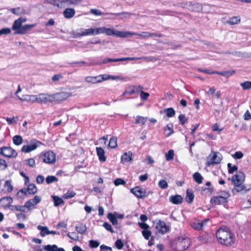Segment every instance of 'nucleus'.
I'll list each match as a JSON object with an SVG mask.
<instances>
[{"instance_id": "26", "label": "nucleus", "mask_w": 251, "mask_h": 251, "mask_svg": "<svg viewBox=\"0 0 251 251\" xmlns=\"http://www.w3.org/2000/svg\"><path fill=\"white\" fill-rule=\"evenodd\" d=\"M166 136L168 137L174 133L173 125L172 124H169L164 127L163 129Z\"/></svg>"}, {"instance_id": "33", "label": "nucleus", "mask_w": 251, "mask_h": 251, "mask_svg": "<svg viewBox=\"0 0 251 251\" xmlns=\"http://www.w3.org/2000/svg\"><path fill=\"white\" fill-rule=\"evenodd\" d=\"M26 207L24 205H11V210L13 211H20L21 212H25V209Z\"/></svg>"}, {"instance_id": "13", "label": "nucleus", "mask_w": 251, "mask_h": 251, "mask_svg": "<svg viewBox=\"0 0 251 251\" xmlns=\"http://www.w3.org/2000/svg\"><path fill=\"white\" fill-rule=\"evenodd\" d=\"M37 102L38 103H45L52 102L53 98L52 94L49 95L48 94L42 93L37 96Z\"/></svg>"}, {"instance_id": "34", "label": "nucleus", "mask_w": 251, "mask_h": 251, "mask_svg": "<svg viewBox=\"0 0 251 251\" xmlns=\"http://www.w3.org/2000/svg\"><path fill=\"white\" fill-rule=\"evenodd\" d=\"M37 228L40 230V234L42 236L44 237L46 235H48L49 229L47 226H38Z\"/></svg>"}, {"instance_id": "41", "label": "nucleus", "mask_w": 251, "mask_h": 251, "mask_svg": "<svg viewBox=\"0 0 251 251\" xmlns=\"http://www.w3.org/2000/svg\"><path fill=\"white\" fill-rule=\"evenodd\" d=\"M76 231L80 234H84L86 231V227L83 224H80L75 226Z\"/></svg>"}, {"instance_id": "29", "label": "nucleus", "mask_w": 251, "mask_h": 251, "mask_svg": "<svg viewBox=\"0 0 251 251\" xmlns=\"http://www.w3.org/2000/svg\"><path fill=\"white\" fill-rule=\"evenodd\" d=\"M81 2V0H63V7L66 5H77Z\"/></svg>"}, {"instance_id": "2", "label": "nucleus", "mask_w": 251, "mask_h": 251, "mask_svg": "<svg viewBox=\"0 0 251 251\" xmlns=\"http://www.w3.org/2000/svg\"><path fill=\"white\" fill-rule=\"evenodd\" d=\"M100 34H105L108 36H115L118 37H127L129 34H133L134 33L131 32L120 31L115 29L114 28H106L102 26L95 28V35Z\"/></svg>"}, {"instance_id": "53", "label": "nucleus", "mask_w": 251, "mask_h": 251, "mask_svg": "<svg viewBox=\"0 0 251 251\" xmlns=\"http://www.w3.org/2000/svg\"><path fill=\"white\" fill-rule=\"evenodd\" d=\"M142 233L144 237L146 239L148 240L151 235V232L148 229L146 230H143Z\"/></svg>"}, {"instance_id": "32", "label": "nucleus", "mask_w": 251, "mask_h": 251, "mask_svg": "<svg viewBox=\"0 0 251 251\" xmlns=\"http://www.w3.org/2000/svg\"><path fill=\"white\" fill-rule=\"evenodd\" d=\"M47 1L58 7L62 8L63 7V0H47Z\"/></svg>"}, {"instance_id": "58", "label": "nucleus", "mask_w": 251, "mask_h": 251, "mask_svg": "<svg viewBox=\"0 0 251 251\" xmlns=\"http://www.w3.org/2000/svg\"><path fill=\"white\" fill-rule=\"evenodd\" d=\"M7 168L6 161L3 159H0V170H5Z\"/></svg>"}, {"instance_id": "16", "label": "nucleus", "mask_w": 251, "mask_h": 251, "mask_svg": "<svg viewBox=\"0 0 251 251\" xmlns=\"http://www.w3.org/2000/svg\"><path fill=\"white\" fill-rule=\"evenodd\" d=\"M41 201V198L39 196H35L33 199H31L25 203V206L28 210L30 209L31 207H34Z\"/></svg>"}, {"instance_id": "14", "label": "nucleus", "mask_w": 251, "mask_h": 251, "mask_svg": "<svg viewBox=\"0 0 251 251\" xmlns=\"http://www.w3.org/2000/svg\"><path fill=\"white\" fill-rule=\"evenodd\" d=\"M169 226H167L166 224L162 221H159L157 223L156 226V232L158 233L164 234L169 230Z\"/></svg>"}, {"instance_id": "12", "label": "nucleus", "mask_w": 251, "mask_h": 251, "mask_svg": "<svg viewBox=\"0 0 251 251\" xmlns=\"http://www.w3.org/2000/svg\"><path fill=\"white\" fill-rule=\"evenodd\" d=\"M131 192L136 197L140 199L148 197L149 194L151 193L150 192H149V193L147 194L145 189L139 187H135L134 188L131 189Z\"/></svg>"}, {"instance_id": "36", "label": "nucleus", "mask_w": 251, "mask_h": 251, "mask_svg": "<svg viewBox=\"0 0 251 251\" xmlns=\"http://www.w3.org/2000/svg\"><path fill=\"white\" fill-rule=\"evenodd\" d=\"M193 176L195 181L198 183L201 184L202 182L203 177L199 173H195Z\"/></svg>"}, {"instance_id": "17", "label": "nucleus", "mask_w": 251, "mask_h": 251, "mask_svg": "<svg viewBox=\"0 0 251 251\" xmlns=\"http://www.w3.org/2000/svg\"><path fill=\"white\" fill-rule=\"evenodd\" d=\"M3 156L8 158H15L17 156V152L11 147H3Z\"/></svg>"}, {"instance_id": "39", "label": "nucleus", "mask_w": 251, "mask_h": 251, "mask_svg": "<svg viewBox=\"0 0 251 251\" xmlns=\"http://www.w3.org/2000/svg\"><path fill=\"white\" fill-rule=\"evenodd\" d=\"M90 12L96 15V16H101V15H108V14H111V15H119L120 14H113V13H106V14H104L103 13H102L100 10H98V9H91L90 10Z\"/></svg>"}, {"instance_id": "31", "label": "nucleus", "mask_w": 251, "mask_h": 251, "mask_svg": "<svg viewBox=\"0 0 251 251\" xmlns=\"http://www.w3.org/2000/svg\"><path fill=\"white\" fill-rule=\"evenodd\" d=\"M194 195L192 192L189 191V190H187L186 192L185 201L188 203H191L194 200Z\"/></svg>"}, {"instance_id": "18", "label": "nucleus", "mask_w": 251, "mask_h": 251, "mask_svg": "<svg viewBox=\"0 0 251 251\" xmlns=\"http://www.w3.org/2000/svg\"><path fill=\"white\" fill-rule=\"evenodd\" d=\"M36 26L35 24H26L22 25L20 30H18L17 32H15V34H25L28 31H29L32 28Z\"/></svg>"}, {"instance_id": "27", "label": "nucleus", "mask_w": 251, "mask_h": 251, "mask_svg": "<svg viewBox=\"0 0 251 251\" xmlns=\"http://www.w3.org/2000/svg\"><path fill=\"white\" fill-rule=\"evenodd\" d=\"M12 13L17 15H20L25 14V10L21 7H17L11 8L9 10Z\"/></svg>"}, {"instance_id": "11", "label": "nucleus", "mask_w": 251, "mask_h": 251, "mask_svg": "<svg viewBox=\"0 0 251 251\" xmlns=\"http://www.w3.org/2000/svg\"><path fill=\"white\" fill-rule=\"evenodd\" d=\"M222 158V155L219 152H213L209 155L207 164L208 165L218 164L221 162Z\"/></svg>"}, {"instance_id": "9", "label": "nucleus", "mask_w": 251, "mask_h": 251, "mask_svg": "<svg viewBox=\"0 0 251 251\" xmlns=\"http://www.w3.org/2000/svg\"><path fill=\"white\" fill-rule=\"evenodd\" d=\"M94 35L95 28H90L88 29L80 28L75 32V37Z\"/></svg>"}, {"instance_id": "63", "label": "nucleus", "mask_w": 251, "mask_h": 251, "mask_svg": "<svg viewBox=\"0 0 251 251\" xmlns=\"http://www.w3.org/2000/svg\"><path fill=\"white\" fill-rule=\"evenodd\" d=\"M126 181L122 178H116L114 181V183L116 186H118L119 185H124L126 184Z\"/></svg>"}, {"instance_id": "4", "label": "nucleus", "mask_w": 251, "mask_h": 251, "mask_svg": "<svg viewBox=\"0 0 251 251\" xmlns=\"http://www.w3.org/2000/svg\"><path fill=\"white\" fill-rule=\"evenodd\" d=\"M109 79H115V76L107 74L101 75L96 76H89L85 78V80L88 83L96 84Z\"/></svg>"}, {"instance_id": "64", "label": "nucleus", "mask_w": 251, "mask_h": 251, "mask_svg": "<svg viewBox=\"0 0 251 251\" xmlns=\"http://www.w3.org/2000/svg\"><path fill=\"white\" fill-rule=\"evenodd\" d=\"M150 96V94L148 93L145 92L143 91H141L140 97L142 100H147L148 97Z\"/></svg>"}, {"instance_id": "22", "label": "nucleus", "mask_w": 251, "mask_h": 251, "mask_svg": "<svg viewBox=\"0 0 251 251\" xmlns=\"http://www.w3.org/2000/svg\"><path fill=\"white\" fill-rule=\"evenodd\" d=\"M132 160V153L130 151L124 153L121 156V162L123 163Z\"/></svg>"}, {"instance_id": "47", "label": "nucleus", "mask_w": 251, "mask_h": 251, "mask_svg": "<svg viewBox=\"0 0 251 251\" xmlns=\"http://www.w3.org/2000/svg\"><path fill=\"white\" fill-rule=\"evenodd\" d=\"M174 157V151L171 150L166 154L165 157L167 161H170L173 159Z\"/></svg>"}, {"instance_id": "51", "label": "nucleus", "mask_w": 251, "mask_h": 251, "mask_svg": "<svg viewBox=\"0 0 251 251\" xmlns=\"http://www.w3.org/2000/svg\"><path fill=\"white\" fill-rule=\"evenodd\" d=\"M57 249V246L56 245H48L44 247V249L46 251H56L55 249Z\"/></svg>"}, {"instance_id": "42", "label": "nucleus", "mask_w": 251, "mask_h": 251, "mask_svg": "<svg viewBox=\"0 0 251 251\" xmlns=\"http://www.w3.org/2000/svg\"><path fill=\"white\" fill-rule=\"evenodd\" d=\"M13 143L17 146L22 144L23 142V138L20 135H15L13 137Z\"/></svg>"}, {"instance_id": "10", "label": "nucleus", "mask_w": 251, "mask_h": 251, "mask_svg": "<svg viewBox=\"0 0 251 251\" xmlns=\"http://www.w3.org/2000/svg\"><path fill=\"white\" fill-rule=\"evenodd\" d=\"M72 96L71 94L67 92H61L52 94L53 102L64 100Z\"/></svg>"}, {"instance_id": "8", "label": "nucleus", "mask_w": 251, "mask_h": 251, "mask_svg": "<svg viewBox=\"0 0 251 251\" xmlns=\"http://www.w3.org/2000/svg\"><path fill=\"white\" fill-rule=\"evenodd\" d=\"M209 220V219H205L202 221L198 219H194L191 222L190 226L195 230H202Z\"/></svg>"}, {"instance_id": "37", "label": "nucleus", "mask_w": 251, "mask_h": 251, "mask_svg": "<svg viewBox=\"0 0 251 251\" xmlns=\"http://www.w3.org/2000/svg\"><path fill=\"white\" fill-rule=\"evenodd\" d=\"M4 187L6 191L8 193L11 192L13 189V186L11 184V182L9 180L5 181L4 184Z\"/></svg>"}, {"instance_id": "6", "label": "nucleus", "mask_w": 251, "mask_h": 251, "mask_svg": "<svg viewBox=\"0 0 251 251\" xmlns=\"http://www.w3.org/2000/svg\"><path fill=\"white\" fill-rule=\"evenodd\" d=\"M39 157L43 162L48 164H54L56 161L55 154L51 151L42 152L39 154Z\"/></svg>"}, {"instance_id": "45", "label": "nucleus", "mask_w": 251, "mask_h": 251, "mask_svg": "<svg viewBox=\"0 0 251 251\" xmlns=\"http://www.w3.org/2000/svg\"><path fill=\"white\" fill-rule=\"evenodd\" d=\"M218 193L220 197L223 198H225L226 200H227V199L230 196V194L228 191H221Z\"/></svg>"}, {"instance_id": "20", "label": "nucleus", "mask_w": 251, "mask_h": 251, "mask_svg": "<svg viewBox=\"0 0 251 251\" xmlns=\"http://www.w3.org/2000/svg\"><path fill=\"white\" fill-rule=\"evenodd\" d=\"M133 33H135V32H133ZM138 35V36H140L142 38H149L150 37H161L163 36V35L162 34H157V33H150V32H142L141 33H135V34H129L128 35V36L129 35Z\"/></svg>"}, {"instance_id": "44", "label": "nucleus", "mask_w": 251, "mask_h": 251, "mask_svg": "<svg viewBox=\"0 0 251 251\" xmlns=\"http://www.w3.org/2000/svg\"><path fill=\"white\" fill-rule=\"evenodd\" d=\"M107 218L112 223L113 225H116L118 224V220L115 215L112 213H110L107 215Z\"/></svg>"}, {"instance_id": "15", "label": "nucleus", "mask_w": 251, "mask_h": 251, "mask_svg": "<svg viewBox=\"0 0 251 251\" xmlns=\"http://www.w3.org/2000/svg\"><path fill=\"white\" fill-rule=\"evenodd\" d=\"M27 21V19L25 17H20L18 19L16 20L13 24L12 29L15 32H17L18 30H20L22 24L25 22Z\"/></svg>"}, {"instance_id": "43", "label": "nucleus", "mask_w": 251, "mask_h": 251, "mask_svg": "<svg viewBox=\"0 0 251 251\" xmlns=\"http://www.w3.org/2000/svg\"><path fill=\"white\" fill-rule=\"evenodd\" d=\"M108 146L110 148L114 149L117 146V138L112 137L110 139Z\"/></svg>"}, {"instance_id": "21", "label": "nucleus", "mask_w": 251, "mask_h": 251, "mask_svg": "<svg viewBox=\"0 0 251 251\" xmlns=\"http://www.w3.org/2000/svg\"><path fill=\"white\" fill-rule=\"evenodd\" d=\"M227 202V200H226L225 198H223L219 195L212 198L210 200L211 203L215 204H224Z\"/></svg>"}, {"instance_id": "52", "label": "nucleus", "mask_w": 251, "mask_h": 251, "mask_svg": "<svg viewBox=\"0 0 251 251\" xmlns=\"http://www.w3.org/2000/svg\"><path fill=\"white\" fill-rule=\"evenodd\" d=\"M158 186L160 188L165 189L168 187V185L166 180L162 179L159 181Z\"/></svg>"}, {"instance_id": "49", "label": "nucleus", "mask_w": 251, "mask_h": 251, "mask_svg": "<svg viewBox=\"0 0 251 251\" xmlns=\"http://www.w3.org/2000/svg\"><path fill=\"white\" fill-rule=\"evenodd\" d=\"M57 181V178L55 176H49L46 178V181L47 184H49L55 181Z\"/></svg>"}, {"instance_id": "46", "label": "nucleus", "mask_w": 251, "mask_h": 251, "mask_svg": "<svg viewBox=\"0 0 251 251\" xmlns=\"http://www.w3.org/2000/svg\"><path fill=\"white\" fill-rule=\"evenodd\" d=\"M135 94L134 90V86H130L127 88L126 91L123 93V96H125L126 94L132 95Z\"/></svg>"}, {"instance_id": "59", "label": "nucleus", "mask_w": 251, "mask_h": 251, "mask_svg": "<svg viewBox=\"0 0 251 251\" xmlns=\"http://www.w3.org/2000/svg\"><path fill=\"white\" fill-rule=\"evenodd\" d=\"M178 119L182 125H183L188 121V118H186L184 114H180L178 116Z\"/></svg>"}, {"instance_id": "57", "label": "nucleus", "mask_w": 251, "mask_h": 251, "mask_svg": "<svg viewBox=\"0 0 251 251\" xmlns=\"http://www.w3.org/2000/svg\"><path fill=\"white\" fill-rule=\"evenodd\" d=\"M100 245V243L98 241L91 240L89 241V247L91 248H96Z\"/></svg>"}, {"instance_id": "55", "label": "nucleus", "mask_w": 251, "mask_h": 251, "mask_svg": "<svg viewBox=\"0 0 251 251\" xmlns=\"http://www.w3.org/2000/svg\"><path fill=\"white\" fill-rule=\"evenodd\" d=\"M67 236L72 240L77 241L78 240V235L75 232H69Z\"/></svg>"}, {"instance_id": "7", "label": "nucleus", "mask_w": 251, "mask_h": 251, "mask_svg": "<svg viewBox=\"0 0 251 251\" xmlns=\"http://www.w3.org/2000/svg\"><path fill=\"white\" fill-rule=\"evenodd\" d=\"M41 144L39 141L33 140L30 141V143L26 145H24L22 148V151L25 153L29 152L35 150Z\"/></svg>"}, {"instance_id": "40", "label": "nucleus", "mask_w": 251, "mask_h": 251, "mask_svg": "<svg viewBox=\"0 0 251 251\" xmlns=\"http://www.w3.org/2000/svg\"><path fill=\"white\" fill-rule=\"evenodd\" d=\"M164 113H166L167 117L171 118L175 115L176 112L173 108H168L164 110Z\"/></svg>"}, {"instance_id": "25", "label": "nucleus", "mask_w": 251, "mask_h": 251, "mask_svg": "<svg viewBox=\"0 0 251 251\" xmlns=\"http://www.w3.org/2000/svg\"><path fill=\"white\" fill-rule=\"evenodd\" d=\"M75 10L73 8H67L63 12V15L66 18L70 19L75 14Z\"/></svg>"}, {"instance_id": "28", "label": "nucleus", "mask_w": 251, "mask_h": 251, "mask_svg": "<svg viewBox=\"0 0 251 251\" xmlns=\"http://www.w3.org/2000/svg\"><path fill=\"white\" fill-rule=\"evenodd\" d=\"M241 21V18L239 16H234L230 18L226 22V24L230 25H234L239 24Z\"/></svg>"}, {"instance_id": "38", "label": "nucleus", "mask_w": 251, "mask_h": 251, "mask_svg": "<svg viewBox=\"0 0 251 251\" xmlns=\"http://www.w3.org/2000/svg\"><path fill=\"white\" fill-rule=\"evenodd\" d=\"M147 121V117L137 116L135 118V123L137 124L144 125Z\"/></svg>"}, {"instance_id": "35", "label": "nucleus", "mask_w": 251, "mask_h": 251, "mask_svg": "<svg viewBox=\"0 0 251 251\" xmlns=\"http://www.w3.org/2000/svg\"><path fill=\"white\" fill-rule=\"evenodd\" d=\"M37 189L34 184H30L28 185L27 188V192L29 194H34L37 192Z\"/></svg>"}, {"instance_id": "1", "label": "nucleus", "mask_w": 251, "mask_h": 251, "mask_svg": "<svg viewBox=\"0 0 251 251\" xmlns=\"http://www.w3.org/2000/svg\"><path fill=\"white\" fill-rule=\"evenodd\" d=\"M218 242L226 246H231L235 243V237L233 233L229 228L221 226L216 233Z\"/></svg>"}, {"instance_id": "61", "label": "nucleus", "mask_w": 251, "mask_h": 251, "mask_svg": "<svg viewBox=\"0 0 251 251\" xmlns=\"http://www.w3.org/2000/svg\"><path fill=\"white\" fill-rule=\"evenodd\" d=\"M11 33V29L8 27L3 28L0 30V36L7 35Z\"/></svg>"}, {"instance_id": "48", "label": "nucleus", "mask_w": 251, "mask_h": 251, "mask_svg": "<svg viewBox=\"0 0 251 251\" xmlns=\"http://www.w3.org/2000/svg\"><path fill=\"white\" fill-rule=\"evenodd\" d=\"M76 193L74 191H68L66 193L64 194L63 198L65 199H69L74 197Z\"/></svg>"}, {"instance_id": "54", "label": "nucleus", "mask_w": 251, "mask_h": 251, "mask_svg": "<svg viewBox=\"0 0 251 251\" xmlns=\"http://www.w3.org/2000/svg\"><path fill=\"white\" fill-rule=\"evenodd\" d=\"M227 167L228 169V173L229 174H232L234 172L236 171L238 169V168L236 166H232L231 164L229 163L227 164Z\"/></svg>"}, {"instance_id": "24", "label": "nucleus", "mask_w": 251, "mask_h": 251, "mask_svg": "<svg viewBox=\"0 0 251 251\" xmlns=\"http://www.w3.org/2000/svg\"><path fill=\"white\" fill-rule=\"evenodd\" d=\"M170 201L175 204H179L182 202L183 198L180 195L171 196L170 197Z\"/></svg>"}, {"instance_id": "3", "label": "nucleus", "mask_w": 251, "mask_h": 251, "mask_svg": "<svg viewBox=\"0 0 251 251\" xmlns=\"http://www.w3.org/2000/svg\"><path fill=\"white\" fill-rule=\"evenodd\" d=\"M190 245V240L187 237L180 236L175 242L173 248L176 251H183Z\"/></svg>"}, {"instance_id": "62", "label": "nucleus", "mask_w": 251, "mask_h": 251, "mask_svg": "<svg viewBox=\"0 0 251 251\" xmlns=\"http://www.w3.org/2000/svg\"><path fill=\"white\" fill-rule=\"evenodd\" d=\"M232 156L236 159H239L243 157V153L240 151H236L234 154L232 155Z\"/></svg>"}, {"instance_id": "19", "label": "nucleus", "mask_w": 251, "mask_h": 251, "mask_svg": "<svg viewBox=\"0 0 251 251\" xmlns=\"http://www.w3.org/2000/svg\"><path fill=\"white\" fill-rule=\"evenodd\" d=\"M19 99L22 101H28L31 103L37 102V97L36 95H24L22 97L18 96Z\"/></svg>"}, {"instance_id": "5", "label": "nucleus", "mask_w": 251, "mask_h": 251, "mask_svg": "<svg viewBox=\"0 0 251 251\" xmlns=\"http://www.w3.org/2000/svg\"><path fill=\"white\" fill-rule=\"evenodd\" d=\"M244 179L245 175L242 172H237L236 175L232 176L231 181L235 186L237 187L236 190L237 192H239L243 190L242 185L244 181Z\"/></svg>"}, {"instance_id": "56", "label": "nucleus", "mask_w": 251, "mask_h": 251, "mask_svg": "<svg viewBox=\"0 0 251 251\" xmlns=\"http://www.w3.org/2000/svg\"><path fill=\"white\" fill-rule=\"evenodd\" d=\"M6 120L9 125H12L13 124H16L17 123L18 120V117H13L12 118H8L7 117L6 118Z\"/></svg>"}, {"instance_id": "23", "label": "nucleus", "mask_w": 251, "mask_h": 251, "mask_svg": "<svg viewBox=\"0 0 251 251\" xmlns=\"http://www.w3.org/2000/svg\"><path fill=\"white\" fill-rule=\"evenodd\" d=\"M96 151L99 160L101 162H105L106 161V156H105L104 150L101 147H97Z\"/></svg>"}, {"instance_id": "50", "label": "nucleus", "mask_w": 251, "mask_h": 251, "mask_svg": "<svg viewBox=\"0 0 251 251\" xmlns=\"http://www.w3.org/2000/svg\"><path fill=\"white\" fill-rule=\"evenodd\" d=\"M240 85L244 90H247L251 88V81H247L242 82L240 84Z\"/></svg>"}, {"instance_id": "30", "label": "nucleus", "mask_w": 251, "mask_h": 251, "mask_svg": "<svg viewBox=\"0 0 251 251\" xmlns=\"http://www.w3.org/2000/svg\"><path fill=\"white\" fill-rule=\"evenodd\" d=\"M51 197L53 200L54 205L55 206H58L59 205L64 203V201L63 199L58 196H52Z\"/></svg>"}, {"instance_id": "60", "label": "nucleus", "mask_w": 251, "mask_h": 251, "mask_svg": "<svg viewBox=\"0 0 251 251\" xmlns=\"http://www.w3.org/2000/svg\"><path fill=\"white\" fill-rule=\"evenodd\" d=\"M26 163L27 165L31 167H35V161L34 159L31 158L26 160Z\"/></svg>"}]
</instances>
